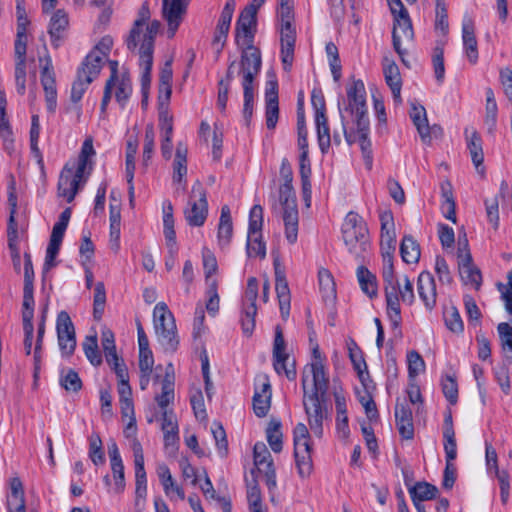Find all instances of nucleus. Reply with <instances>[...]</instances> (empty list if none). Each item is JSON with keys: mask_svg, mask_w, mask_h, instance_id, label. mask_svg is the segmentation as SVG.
<instances>
[{"mask_svg": "<svg viewBox=\"0 0 512 512\" xmlns=\"http://www.w3.org/2000/svg\"><path fill=\"white\" fill-rule=\"evenodd\" d=\"M408 491L412 502H423L436 498L438 488L427 482H417Z\"/></svg>", "mask_w": 512, "mask_h": 512, "instance_id": "ea45409f", "label": "nucleus"}, {"mask_svg": "<svg viewBox=\"0 0 512 512\" xmlns=\"http://www.w3.org/2000/svg\"><path fill=\"white\" fill-rule=\"evenodd\" d=\"M68 24V15L64 10L59 9L52 15L48 32L54 48H58L61 45Z\"/></svg>", "mask_w": 512, "mask_h": 512, "instance_id": "393cba45", "label": "nucleus"}, {"mask_svg": "<svg viewBox=\"0 0 512 512\" xmlns=\"http://www.w3.org/2000/svg\"><path fill=\"white\" fill-rule=\"evenodd\" d=\"M395 295H396V303L397 306L395 309H392L389 305L388 300L386 301V313L391 322L393 329H398L401 326L402 316H401V305L400 301L404 304L411 306L415 301L413 283L410 281L408 276H404L403 278V286L400 285L399 280L395 285Z\"/></svg>", "mask_w": 512, "mask_h": 512, "instance_id": "f8f14e48", "label": "nucleus"}, {"mask_svg": "<svg viewBox=\"0 0 512 512\" xmlns=\"http://www.w3.org/2000/svg\"><path fill=\"white\" fill-rule=\"evenodd\" d=\"M112 45L113 40L111 37H103L84 58L83 63H85V65L91 66L92 68H94V66H98V71H101L103 60L107 57L109 51L112 48Z\"/></svg>", "mask_w": 512, "mask_h": 512, "instance_id": "bb28decb", "label": "nucleus"}, {"mask_svg": "<svg viewBox=\"0 0 512 512\" xmlns=\"http://www.w3.org/2000/svg\"><path fill=\"white\" fill-rule=\"evenodd\" d=\"M118 378L119 400L132 399V389L129 385V375L126 365L113 369Z\"/></svg>", "mask_w": 512, "mask_h": 512, "instance_id": "864d4df0", "label": "nucleus"}, {"mask_svg": "<svg viewBox=\"0 0 512 512\" xmlns=\"http://www.w3.org/2000/svg\"><path fill=\"white\" fill-rule=\"evenodd\" d=\"M267 441L271 449L275 453H279L282 450V432L281 423L277 420H272L266 429Z\"/></svg>", "mask_w": 512, "mask_h": 512, "instance_id": "5fc2aeb1", "label": "nucleus"}, {"mask_svg": "<svg viewBox=\"0 0 512 512\" xmlns=\"http://www.w3.org/2000/svg\"><path fill=\"white\" fill-rule=\"evenodd\" d=\"M99 73L98 66L92 68L89 65H85L83 62L81 63L77 71V78L71 88L72 102L77 103L82 99L88 86L98 77Z\"/></svg>", "mask_w": 512, "mask_h": 512, "instance_id": "6ab92c4d", "label": "nucleus"}, {"mask_svg": "<svg viewBox=\"0 0 512 512\" xmlns=\"http://www.w3.org/2000/svg\"><path fill=\"white\" fill-rule=\"evenodd\" d=\"M335 407H336V428L338 432H341L343 437H347L349 434L348 416H347V404L345 397L336 394L335 395Z\"/></svg>", "mask_w": 512, "mask_h": 512, "instance_id": "a18cd8bd", "label": "nucleus"}, {"mask_svg": "<svg viewBox=\"0 0 512 512\" xmlns=\"http://www.w3.org/2000/svg\"><path fill=\"white\" fill-rule=\"evenodd\" d=\"M187 145L183 142H178L176 147V154L173 161V181L181 184L185 183L187 174Z\"/></svg>", "mask_w": 512, "mask_h": 512, "instance_id": "473e14b6", "label": "nucleus"}, {"mask_svg": "<svg viewBox=\"0 0 512 512\" xmlns=\"http://www.w3.org/2000/svg\"><path fill=\"white\" fill-rule=\"evenodd\" d=\"M34 269L29 253L24 254L23 308H34Z\"/></svg>", "mask_w": 512, "mask_h": 512, "instance_id": "a878e982", "label": "nucleus"}, {"mask_svg": "<svg viewBox=\"0 0 512 512\" xmlns=\"http://www.w3.org/2000/svg\"><path fill=\"white\" fill-rule=\"evenodd\" d=\"M43 61L44 65L41 68V84L43 86V90L45 93L47 109L49 112L53 113L55 112L57 106V88L55 72L50 56L47 55L44 59H40L41 63Z\"/></svg>", "mask_w": 512, "mask_h": 512, "instance_id": "2eb2a0df", "label": "nucleus"}, {"mask_svg": "<svg viewBox=\"0 0 512 512\" xmlns=\"http://www.w3.org/2000/svg\"><path fill=\"white\" fill-rule=\"evenodd\" d=\"M150 18L149 2L144 1L126 38L127 49L131 52H137L139 55V65L143 70V82L149 80L153 65L155 38L161 28L160 21H150Z\"/></svg>", "mask_w": 512, "mask_h": 512, "instance_id": "f03ea898", "label": "nucleus"}, {"mask_svg": "<svg viewBox=\"0 0 512 512\" xmlns=\"http://www.w3.org/2000/svg\"><path fill=\"white\" fill-rule=\"evenodd\" d=\"M211 432L213 434L215 445L218 453L221 457H225L228 454V441L226 432L219 422H214L211 426Z\"/></svg>", "mask_w": 512, "mask_h": 512, "instance_id": "0e129e2a", "label": "nucleus"}, {"mask_svg": "<svg viewBox=\"0 0 512 512\" xmlns=\"http://www.w3.org/2000/svg\"><path fill=\"white\" fill-rule=\"evenodd\" d=\"M56 331L62 356L70 357L76 348V335L74 324L66 311L57 315Z\"/></svg>", "mask_w": 512, "mask_h": 512, "instance_id": "ddd939ff", "label": "nucleus"}, {"mask_svg": "<svg viewBox=\"0 0 512 512\" xmlns=\"http://www.w3.org/2000/svg\"><path fill=\"white\" fill-rule=\"evenodd\" d=\"M257 314V307L253 305H243L241 315V326L243 333L247 336H251L255 329V317Z\"/></svg>", "mask_w": 512, "mask_h": 512, "instance_id": "e2e57ef3", "label": "nucleus"}, {"mask_svg": "<svg viewBox=\"0 0 512 512\" xmlns=\"http://www.w3.org/2000/svg\"><path fill=\"white\" fill-rule=\"evenodd\" d=\"M444 322L447 329L453 333H462L464 330L463 320L458 309L454 306L444 311Z\"/></svg>", "mask_w": 512, "mask_h": 512, "instance_id": "13d9d810", "label": "nucleus"}, {"mask_svg": "<svg viewBox=\"0 0 512 512\" xmlns=\"http://www.w3.org/2000/svg\"><path fill=\"white\" fill-rule=\"evenodd\" d=\"M266 126L268 129H275L279 118V103L277 93V83H273V88L266 92L265 108Z\"/></svg>", "mask_w": 512, "mask_h": 512, "instance_id": "72a5a7b5", "label": "nucleus"}, {"mask_svg": "<svg viewBox=\"0 0 512 512\" xmlns=\"http://www.w3.org/2000/svg\"><path fill=\"white\" fill-rule=\"evenodd\" d=\"M202 259L206 284H210L211 281H217L212 277L218 270L217 260L212 251L207 247L202 249Z\"/></svg>", "mask_w": 512, "mask_h": 512, "instance_id": "bf43d9fd", "label": "nucleus"}, {"mask_svg": "<svg viewBox=\"0 0 512 512\" xmlns=\"http://www.w3.org/2000/svg\"><path fill=\"white\" fill-rule=\"evenodd\" d=\"M159 128L161 133V153L165 159L172 156V137H173V116L169 112L168 105L161 103L159 108Z\"/></svg>", "mask_w": 512, "mask_h": 512, "instance_id": "a211bd4d", "label": "nucleus"}, {"mask_svg": "<svg viewBox=\"0 0 512 512\" xmlns=\"http://www.w3.org/2000/svg\"><path fill=\"white\" fill-rule=\"evenodd\" d=\"M313 360L309 365V371L313 378V384L317 390H324L329 379L325 372L324 358L321 355L319 346L316 344L312 349Z\"/></svg>", "mask_w": 512, "mask_h": 512, "instance_id": "b1692460", "label": "nucleus"}, {"mask_svg": "<svg viewBox=\"0 0 512 512\" xmlns=\"http://www.w3.org/2000/svg\"><path fill=\"white\" fill-rule=\"evenodd\" d=\"M174 368L171 363L166 367V374L162 381V391L156 396V401L162 411L167 410L169 404L174 401Z\"/></svg>", "mask_w": 512, "mask_h": 512, "instance_id": "7c9ffc66", "label": "nucleus"}, {"mask_svg": "<svg viewBox=\"0 0 512 512\" xmlns=\"http://www.w3.org/2000/svg\"><path fill=\"white\" fill-rule=\"evenodd\" d=\"M233 236V223L228 205H223L218 225L217 238L221 248L229 246Z\"/></svg>", "mask_w": 512, "mask_h": 512, "instance_id": "c756f323", "label": "nucleus"}, {"mask_svg": "<svg viewBox=\"0 0 512 512\" xmlns=\"http://www.w3.org/2000/svg\"><path fill=\"white\" fill-rule=\"evenodd\" d=\"M114 87H116L115 99L120 107L124 109L133 90L130 76L122 74L121 77L116 80Z\"/></svg>", "mask_w": 512, "mask_h": 512, "instance_id": "c03bdc74", "label": "nucleus"}, {"mask_svg": "<svg viewBox=\"0 0 512 512\" xmlns=\"http://www.w3.org/2000/svg\"><path fill=\"white\" fill-rule=\"evenodd\" d=\"M189 0H162V17L167 22V34L173 38L187 13Z\"/></svg>", "mask_w": 512, "mask_h": 512, "instance_id": "4468645a", "label": "nucleus"}, {"mask_svg": "<svg viewBox=\"0 0 512 512\" xmlns=\"http://www.w3.org/2000/svg\"><path fill=\"white\" fill-rule=\"evenodd\" d=\"M394 16V25L392 31V42L393 47L397 54L403 58L405 51L402 49V41H412L414 37V31L412 22L409 17L408 11ZM404 61V59H402Z\"/></svg>", "mask_w": 512, "mask_h": 512, "instance_id": "dca6fc26", "label": "nucleus"}, {"mask_svg": "<svg viewBox=\"0 0 512 512\" xmlns=\"http://www.w3.org/2000/svg\"><path fill=\"white\" fill-rule=\"evenodd\" d=\"M87 177L85 173H79L78 168L66 163L60 173L57 194L63 197L68 203H71L78 191L85 185Z\"/></svg>", "mask_w": 512, "mask_h": 512, "instance_id": "1a4fd4ad", "label": "nucleus"}, {"mask_svg": "<svg viewBox=\"0 0 512 512\" xmlns=\"http://www.w3.org/2000/svg\"><path fill=\"white\" fill-rule=\"evenodd\" d=\"M462 40L465 54L471 64L478 61V45L475 36V26L471 18H465L462 23Z\"/></svg>", "mask_w": 512, "mask_h": 512, "instance_id": "4be33fe9", "label": "nucleus"}, {"mask_svg": "<svg viewBox=\"0 0 512 512\" xmlns=\"http://www.w3.org/2000/svg\"><path fill=\"white\" fill-rule=\"evenodd\" d=\"M110 242L116 250L119 248L121 234V212L119 206L110 205Z\"/></svg>", "mask_w": 512, "mask_h": 512, "instance_id": "3c124183", "label": "nucleus"}, {"mask_svg": "<svg viewBox=\"0 0 512 512\" xmlns=\"http://www.w3.org/2000/svg\"><path fill=\"white\" fill-rule=\"evenodd\" d=\"M275 290L281 317L286 320L290 315L291 294L286 277L278 272H276Z\"/></svg>", "mask_w": 512, "mask_h": 512, "instance_id": "cd10ccee", "label": "nucleus"}, {"mask_svg": "<svg viewBox=\"0 0 512 512\" xmlns=\"http://www.w3.org/2000/svg\"><path fill=\"white\" fill-rule=\"evenodd\" d=\"M393 251L394 250H382V278L384 283L385 300H388L391 308L395 309L397 306L395 285L398 279L396 278L394 271Z\"/></svg>", "mask_w": 512, "mask_h": 512, "instance_id": "f3484780", "label": "nucleus"}, {"mask_svg": "<svg viewBox=\"0 0 512 512\" xmlns=\"http://www.w3.org/2000/svg\"><path fill=\"white\" fill-rule=\"evenodd\" d=\"M320 290L324 297L330 298L335 296V283L332 274L327 269H321L318 272Z\"/></svg>", "mask_w": 512, "mask_h": 512, "instance_id": "338daca9", "label": "nucleus"}, {"mask_svg": "<svg viewBox=\"0 0 512 512\" xmlns=\"http://www.w3.org/2000/svg\"><path fill=\"white\" fill-rule=\"evenodd\" d=\"M40 136V123L38 115H33L31 118V128H30V148L33 156L37 160V164L39 165L42 173H44V160L43 155L38 147V141Z\"/></svg>", "mask_w": 512, "mask_h": 512, "instance_id": "37998d69", "label": "nucleus"}, {"mask_svg": "<svg viewBox=\"0 0 512 512\" xmlns=\"http://www.w3.org/2000/svg\"><path fill=\"white\" fill-rule=\"evenodd\" d=\"M342 238L348 251L360 258L369 248V232L364 219L356 212L350 211L342 224Z\"/></svg>", "mask_w": 512, "mask_h": 512, "instance_id": "39448f33", "label": "nucleus"}, {"mask_svg": "<svg viewBox=\"0 0 512 512\" xmlns=\"http://www.w3.org/2000/svg\"><path fill=\"white\" fill-rule=\"evenodd\" d=\"M497 331L504 357L512 363V325L507 322H501L497 326Z\"/></svg>", "mask_w": 512, "mask_h": 512, "instance_id": "09e8293b", "label": "nucleus"}, {"mask_svg": "<svg viewBox=\"0 0 512 512\" xmlns=\"http://www.w3.org/2000/svg\"><path fill=\"white\" fill-rule=\"evenodd\" d=\"M168 328L164 330H156L158 342L165 352L174 353L178 349L179 339L177 336V328L175 322H169Z\"/></svg>", "mask_w": 512, "mask_h": 512, "instance_id": "4c0bfd02", "label": "nucleus"}, {"mask_svg": "<svg viewBox=\"0 0 512 512\" xmlns=\"http://www.w3.org/2000/svg\"><path fill=\"white\" fill-rule=\"evenodd\" d=\"M271 385L267 376L258 377L253 396V410L256 416L264 417L270 409Z\"/></svg>", "mask_w": 512, "mask_h": 512, "instance_id": "aec40b11", "label": "nucleus"}, {"mask_svg": "<svg viewBox=\"0 0 512 512\" xmlns=\"http://www.w3.org/2000/svg\"><path fill=\"white\" fill-rule=\"evenodd\" d=\"M383 73L386 84L391 89L394 102L400 104L402 102V80L398 66L394 62L389 63L386 66H384Z\"/></svg>", "mask_w": 512, "mask_h": 512, "instance_id": "2f4dec72", "label": "nucleus"}, {"mask_svg": "<svg viewBox=\"0 0 512 512\" xmlns=\"http://www.w3.org/2000/svg\"><path fill=\"white\" fill-rule=\"evenodd\" d=\"M400 254L405 263H418L421 255L420 245L411 235L403 237L400 245Z\"/></svg>", "mask_w": 512, "mask_h": 512, "instance_id": "58836bf2", "label": "nucleus"}, {"mask_svg": "<svg viewBox=\"0 0 512 512\" xmlns=\"http://www.w3.org/2000/svg\"><path fill=\"white\" fill-rule=\"evenodd\" d=\"M408 375L410 379L416 378L425 369V362L417 351H410L407 354Z\"/></svg>", "mask_w": 512, "mask_h": 512, "instance_id": "774afa93", "label": "nucleus"}, {"mask_svg": "<svg viewBox=\"0 0 512 512\" xmlns=\"http://www.w3.org/2000/svg\"><path fill=\"white\" fill-rule=\"evenodd\" d=\"M257 12L254 7L246 5L236 22V44L241 48L240 65L262 64L261 51L254 46Z\"/></svg>", "mask_w": 512, "mask_h": 512, "instance_id": "7ed1b4c3", "label": "nucleus"}, {"mask_svg": "<svg viewBox=\"0 0 512 512\" xmlns=\"http://www.w3.org/2000/svg\"><path fill=\"white\" fill-rule=\"evenodd\" d=\"M469 130L465 129V134L467 137V148L470 152L472 162L478 168L482 165L484 160V154L482 149V140L480 135L475 131L472 130L470 135L468 134Z\"/></svg>", "mask_w": 512, "mask_h": 512, "instance_id": "79ce46f5", "label": "nucleus"}, {"mask_svg": "<svg viewBox=\"0 0 512 512\" xmlns=\"http://www.w3.org/2000/svg\"><path fill=\"white\" fill-rule=\"evenodd\" d=\"M34 308H23V331H24V350L26 355L31 354L34 326H33Z\"/></svg>", "mask_w": 512, "mask_h": 512, "instance_id": "49530a36", "label": "nucleus"}, {"mask_svg": "<svg viewBox=\"0 0 512 512\" xmlns=\"http://www.w3.org/2000/svg\"><path fill=\"white\" fill-rule=\"evenodd\" d=\"M459 275L466 285L469 284L476 289L480 287L482 282V275L480 270L475 265L460 269Z\"/></svg>", "mask_w": 512, "mask_h": 512, "instance_id": "69168bd1", "label": "nucleus"}, {"mask_svg": "<svg viewBox=\"0 0 512 512\" xmlns=\"http://www.w3.org/2000/svg\"><path fill=\"white\" fill-rule=\"evenodd\" d=\"M357 278L361 290L369 297L374 298L377 296V280L376 276L372 274L365 266H359L357 269Z\"/></svg>", "mask_w": 512, "mask_h": 512, "instance_id": "a19ab883", "label": "nucleus"}, {"mask_svg": "<svg viewBox=\"0 0 512 512\" xmlns=\"http://www.w3.org/2000/svg\"><path fill=\"white\" fill-rule=\"evenodd\" d=\"M101 344L106 362L112 369L120 367V365H125L117 355L114 333L110 329H102Z\"/></svg>", "mask_w": 512, "mask_h": 512, "instance_id": "c85d7f7f", "label": "nucleus"}, {"mask_svg": "<svg viewBox=\"0 0 512 512\" xmlns=\"http://www.w3.org/2000/svg\"><path fill=\"white\" fill-rule=\"evenodd\" d=\"M311 445L303 446L299 444V447L294 448V456L296 466L300 477H308L313 469L312 456H311Z\"/></svg>", "mask_w": 512, "mask_h": 512, "instance_id": "e433bc0d", "label": "nucleus"}, {"mask_svg": "<svg viewBox=\"0 0 512 512\" xmlns=\"http://www.w3.org/2000/svg\"><path fill=\"white\" fill-rule=\"evenodd\" d=\"M410 117L416 126L422 140H425L430 135V129L428 125L426 110L423 106H412Z\"/></svg>", "mask_w": 512, "mask_h": 512, "instance_id": "de8ad7c7", "label": "nucleus"}, {"mask_svg": "<svg viewBox=\"0 0 512 512\" xmlns=\"http://www.w3.org/2000/svg\"><path fill=\"white\" fill-rule=\"evenodd\" d=\"M262 64H249L240 65L239 74L242 75V87H243V118L246 126L250 125L251 118L253 115L255 88L254 79L258 76L261 71Z\"/></svg>", "mask_w": 512, "mask_h": 512, "instance_id": "9d476101", "label": "nucleus"}, {"mask_svg": "<svg viewBox=\"0 0 512 512\" xmlns=\"http://www.w3.org/2000/svg\"><path fill=\"white\" fill-rule=\"evenodd\" d=\"M263 208L254 205L249 213V226L247 235L246 252L248 257L265 258L266 244L262 240Z\"/></svg>", "mask_w": 512, "mask_h": 512, "instance_id": "0eeeda50", "label": "nucleus"}, {"mask_svg": "<svg viewBox=\"0 0 512 512\" xmlns=\"http://www.w3.org/2000/svg\"><path fill=\"white\" fill-rule=\"evenodd\" d=\"M95 155V150L91 139H86L81 147L78 159L71 163L72 166L78 168L79 173H85L87 167L91 165V157Z\"/></svg>", "mask_w": 512, "mask_h": 512, "instance_id": "603ef678", "label": "nucleus"}, {"mask_svg": "<svg viewBox=\"0 0 512 512\" xmlns=\"http://www.w3.org/2000/svg\"><path fill=\"white\" fill-rule=\"evenodd\" d=\"M83 350L89 362L94 366L102 363L101 353L98 348L97 336H87L83 342Z\"/></svg>", "mask_w": 512, "mask_h": 512, "instance_id": "6e6d98bb", "label": "nucleus"}, {"mask_svg": "<svg viewBox=\"0 0 512 512\" xmlns=\"http://www.w3.org/2000/svg\"><path fill=\"white\" fill-rule=\"evenodd\" d=\"M154 328L156 330L169 329L168 323L175 322L173 314L168 309V306L164 302H159L154 307Z\"/></svg>", "mask_w": 512, "mask_h": 512, "instance_id": "8fccbe9b", "label": "nucleus"}, {"mask_svg": "<svg viewBox=\"0 0 512 512\" xmlns=\"http://www.w3.org/2000/svg\"><path fill=\"white\" fill-rule=\"evenodd\" d=\"M294 0H278L277 30L280 34V57L283 69L289 72L294 61L296 27L294 25Z\"/></svg>", "mask_w": 512, "mask_h": 512, "instance_id": "20e7f679", "label": "nucleus"}, {"mask_svg": "<svg viewBox=\"0 0 512 512\" xmlns=\"http://www.w3.org/2000/svg\"><path fill=\"white\" fill-rule=\"evenodd\" d=\"M11 493L7 498L8 512H26L25 497L22 482L13 478L10 483Z\"/></svg>", "mask_w": 512, "mask_h": 512, "instance_id": "f704fd0d", "label": "nucleus"}, {"mask_svg": "<svg viewBox=\"0 0 512 512\" xmlns=\"http://www.w3.org/2000/svg\"><path fill=\"white\" fill-rule=\"evenodd\" d=\"M254 464L258 472H262L263 467L272 466L273 460L266 445L262 442H257L253 448Z\"/></svg>", "mask_w": 512, "mask_h": 512, "instance_id": "4d7b16f0", "label": "nucleus"}, {"mask_svg": "<svg viewBox=\"0 0 512 512\" xmlns=\"http://www.w3.org/2000/svg\"><path fill=\"white\" fill-rule=\"evenodd\" d=\"M396 426L399 434L406 440H411L414 437V426L412 411L407 404L397 403L395 407Z\"/></svg>", "mask_w": 512, "mask_h": 512, "instance_id": "5701e85b", "label": "nucleus"}, {"mask_svg": "<svg viewBox=\"0 0 512 512\" xmlns=\"http://www.w3.org/2000/svg\"><path fill=\"white\" fill-rule=\"evenodd\" d=\"M273 367L277 374L284 373L288 380L294 381L297 376L294 361L289 363V354L286 352V342L283 336L282 328L275 327V336L273 342Z\"/></svg>", "mask_w": 512, "mask_h": 512, "instance_id": "9b49d317", "label": "nucleus"}, {"mask_svg": "<svg viewBox=\"0 0 512 512\" xmlns=\"http://www.w3.org/2000/svg\"><path fill=\"white\" fill-rule=\"evenodd\" d=\"M417 290L420 299L428 310L436 306L437 291L433 275L428 271H423L417 279Z\"/></svg>", "mask_w": 512, "mask_h": 512, "instance_id": "412c9836", "label": "nucleus"}, {"mask_svg": "<svg viewBox=\"0 0 512 512\" xmlns=\"http://www.w3.org/2000/svg\"><path fill=\"white\" fill-rule=\"evenodd\" d=\"M155 129L152 123H149L145 127V136L143 144V163L145 165L151 160L155 150Z\"/></svg>", "mask_w": 512, "mask_h": 512, "instance_id": "680f3d73", "label": "nucleus"}, {"mask_svg": "<svg viewBox=\"0 0 512 512\" xmlns=\"http://www.w3.org/2000/svg\"><path fill=\"white\" fill-rule=\"evenodd\" d=\"M486 116L485 122L489 126V129L495 127L497 122L498 107L495 100L494 92L491 88H487L486 92Z\"/></svg>", "mask_w": 512, "mask_h": 512, "instance_id": "052dcab7", "label": "nucleus"}, {"mask_svg": "<svg viewBox=\"0 0 512 512\" xmlns=\"http://www.w3.org/2000/svg\"><path fill=\"white\" fill-rule=\"evenodd\" d=\"M302 385L304 389L303 405L305 412L308 416V423L313 433L320 437L323 433V420L325 417V410L321 404L320 397L324 396L328 390V385L324 390H317L313 385L311 393L306 391V378L303 375Z\"/></svg>", "mask_w": 512, "mask_h": 512, "instance_id": "423d86ee", "label": "nucleus"}, {"mask_svg": "<svg viewBox=\"0 0 512 512\" xmlns=\"http://www.w3.org/2000/svg\"><path fill=\"white\" fill-rule=\"evenodd\" d=\"M381 222V249L395 250L394 220L390 212L380 215Z\"/></svg>", "mask_w": 512, "mask_h": 512, "instance_id": "c9c22d12", "label": "nucleus"}, {"mask_svg": "<svg viewBox=\"0 0 512 512\" xmlns=\"http://www.w3.org/2000/svg\"><path fill=\"white\" fill-rule=\"evenodd\" d=\"M187 223L193 227L204 225L208 216V202L206 190L200 181H196L192 188L188 201V207L184 210Z\"/></svg>", "mask_w": 512, "mask_h": 512, "instance_id": "6e6552de", "label": "nucleus"}, {"mask_svg": "<svg viewBox=\"0 0 512 512\" xmlns=\"http://www.w3.org/2000/svg\"><path fill=\"white\" fill-rule=\"evenodd\" d=\"M344 138L348 145L359 143L366 167L373 164L370 122L366 105V90L362 80H354L347 88V102L339 106Z\"/></svg>", "mask_w": 512, "mask_h": 512, "instance_id": "f257e3e1", "label": "nucleus"}]
</instances>
